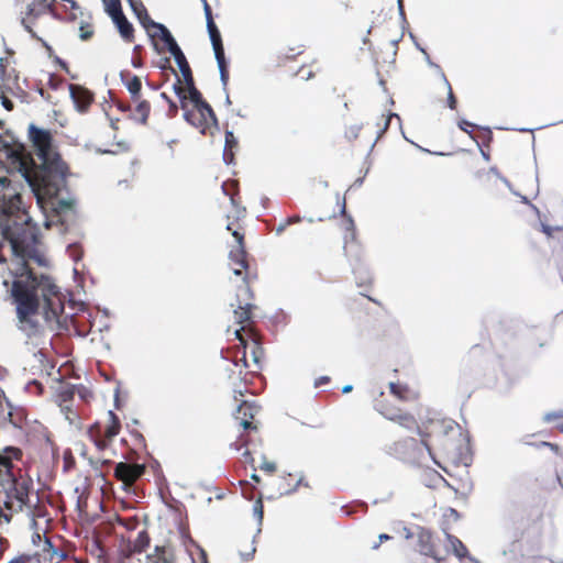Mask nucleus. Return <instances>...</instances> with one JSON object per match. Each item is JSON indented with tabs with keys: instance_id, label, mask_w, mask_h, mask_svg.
<instances>
[{
	"instance_id": "1",
	"label": "nucleus",
	"mask_w": 563,
	"mask_h": 563,
	"mask_svg": "<svg viewBox=\"0 0 563 563\" xmlns=\"http://www.w3.org/2000/svg\"><path fill=\"white\" fill-rule=\"evenodd\" d=\"M12 303L15 306L16 327L31 338L41 332L37 320L42 311L47 328L52 331L60 328V313L64 311V297L52 277L34 273L26 263H22L10 288Z\"/></svg>"
},
{
	"instance_id": "2",
	"label": "nucleus",
	"mask_w": 563,
	"mask_h": 563,
	"mask_svg": "<svg viewBox=\"0 0 563 563\" xmlns=\"http://www.w3.org/2000/svg\"><path fill=\"white\" fill-rule=\"evenodd\" d=\"M29 137L41 163L31 168L22 166V176L34 194L37 205L42 209H51L60 218L73 209L71 200L57 199L66 184L67 167L53 148V139L48 130L31 123Z\"/></svg>"
},
{
	"instance_id": "3",
	"label": "nucleus",
	"mask_w": 563,
	"mask_h": 563,
	"mask_svg": "<svg viewBox=\"0 0 563 563\" xmlns=\"http://www.w3.org/2000/svg\"><path fill=\"white\" fill-rule=\"evenodd\" d=\"M19 195H14L1 208L0 228L2 236L9 242L12 254L26 263L34 260L44 266L45 261L36 254L38 229L32 218L22 209Z\"/></svg>"
},
{
	"instance_id": "4",
	"label": "nucleus",
	"mask_w": 563,
	"mask_h": 563,
	"mask_svg": "<svg viewBox=\"0 0 563 563\" xmlns=\"http://www.w3.org/2000/svg\"><path fill=\"white\" fill-rule=\"evenodd\" d=\"M8 499L4 501L7 509L21 511L29 500V486L25 482L19 483L15 476L5 479Z\"/></svg>"
},
{
	"instance_id": "5",
	"label": "nucleus",
	"mask_w": 563,
	"mask_h": 563,
	"mask_svg": "<svg viewBox=\"0 0 563 563\" xmlns=\"http://www.w3.org/2000/svg\"><path fill=\"white\" fill-rule=\"evenodd\" d=\"M131 10L137 18L140 24L146 30L148 36L154 40L162 32V27L165 26L159 22L152 20L144 7L142 0H126Z\"/></svg>"
},
{
	"instance_id": "6",
	"label": "nucleus",
	"mask_w": 563,
	"mask_h": 563,
	"mask_svg": "<svg viewBox=\"0 0 563 563\" xmlns=\"http://www.w3.org/2000/svg\"><path fill=\"white\" fill-rule=\"evenodd\" d=\"M164 43L170 55L174 57L175 63L177 64L179 71L185 70V68H190L185 54L179 47L178 43L174 38L170 31L166 27H162V32L157 35Z\"/></svg>"
},
{
	"instance_id": "7",
	"label": "nucleus",
	"mask_w": 563,
	"mask_h": 563,
	"mask_svg": "<svg viewBox=\"0 0 563 563\" xmlns=\"http://www.w3.org/2000/svg\"><path fill=\"white\" fill-rule=\"evenodd\" d=\"M250 295V288L247 285H243L239 289L238 294V305L234 309V320L236 323L241 324L240 329L235 330V335L238 339H240V332L244 330L243 324L246 323L251 319V308L252 305L250 302H242L240 300L241 296H249Z\"/></svg>"
},
{
	"instance_id": "8",
	"label": "nucleus",
	"mask_w": 563,
	"mask_h": 563,
	"mask_svg": "<svg viewBox=\"0 0 563 563\" xmlns=\"http://www.w3.org/2000/svg\"><path fill=\"white\" fill-rule=\"evenodd\" d=\"M68 89L76 110L80 113L86 112L93 100L92 92L79 85H69Z\"/></svg>"
},
{
	"instance_id": "9",
	"label": "nucleus",
	"mask_w": 563,
	"mask_h": 563,
	"mask_svg": "<svg viewBox=\"0 0 563 563\" xmlns=\"http://www.w3.org/2000/svg\"><path fill=\"white\" fill-rule=\"evenodd\" d=\"M145 471L142 464H130L120 462L115 465L114 476L124 483H132L140 478Z\"/></svg>"
},
{
	"instance_id": "10",
	"label": "nucleus",
	"mask_w": 563,
	"mask_h": 563,
	"mask_svg": "<svg viewBox=\"0 0 563 563\" xmlns=\"http://www.w3.org/2000/svg\"><path fill=\"white\" fill-rule=\"evenodd\" d=\"M186 90H187V100L192 102L195 109H197L198 112L206 111L208 113V117L211 120V123L213 125H217L218 120H217L216 113L213 112L211 106L202 99L201 92L196 88V86L188 87V88H186Z\"/></svg>"
},
{
	"instance_id": "11",
	"label": "nucleus",
	"mask_w": 563,
	"mask_h": 563,
	"mask_svg": "<svg viewBox=\"0 0 563 563\" xmlns=\"http://www.w3.org/2000/svg\"><path fill=\"white\" fill-rule=\"evenodd\" d=\"M108 14L112 19L113 23L115 24L122 38L125 42H132L134 38V35H133L134 29H133V25L129 22V20L123 14L122 8L114 10Z\"/></svg>"
},
{
	"instance_id": "12",
	"label": "nucleus",
	"mask_w": 563,
	"mask_h": 563,
	"mask_svg": "<svg viewBox=\"0 0 563 563\" xmlns=\"http://www.w3.org/2000/svg\"><path fill=\"white\" fill-rule=\"evenodd\" d=\"M21 147L22 144L18 142L10 131H5L4 135L0 134V153H3L5 157H16Z\"/></svg>"
},
{
	"instance_id": "13",
	"label": "nucleus",
	"mask_w": 563,
	"mask_h": 563,
	"mask_svg": "<svg viewBox=\"0 0 563 563\" xmlns=\"http://www.w3.org/2000/svg\"><path fill=\"white\" fill-rule=\"evenodd\" d=\"M207 30L213 48L214 58L216 60H221L222 56H224V48L220 31L218 30L214 21H210V23L207 24Z\"/></svg>"
},
{
	"instance_id": "14",
	"label": "nucleus",
	"mask_w": 563,
	"mask_h": 563,
	"mask_svg": "<svg viewBox=\"0 0 563 563\" xmlns=\"http://www.w3.org/2000/svg\"><path fill=\"white\" fill-rule=\"evenodd\" d=\"M232 235L236 240V246L230 251L229 258L235 265L242 268H246L247 264L245 262V251L243 249V235L238 231H233Z\"/></svg>"
},
{
	"instance_id": "15",
	"label": "nucleus",
	"mask_w": 563,
	"mask_h": 563,
	"mask_svg": "<svg viewBox=\"0 0 563 563\" xmlns=\"http://www.w3.org/2000/svg\"><path fill=\"white\" fill-rule=\"evenodd\" d=\"M419 551L423 555L435 556L432 536L428 530L421 529L418 533Z\"/></svg>"
},
{
	"instance_id": "16",
	"label": "nucleus",
	"mask_w": 563,
	"mask_h": 563,
	"mask_svg": "<svg viewBox=\"0 0 563 563\" xmlns=\"http://www.w3.org/2000/svg\"><path fill=\"white\" fill-rule=\"evenodd\" d=\"M238 147V140L234 136L232 131L225 132V143L223 151V161L225 164H231L233 162L234 152L233 150Z\"/></svg>"
},
{
	"instance_id": "17",
	"label": "nucleus",
	"mask_w": 563,
	"mask_h": 563,
	"mask_svg": "<svg viewBox=\"0 0 563 563\" xmlns=\"http://www.w3.org/2000/svg\"><path fill=\"white\" fill-rule=\"evenodd\" d=\"M153 555H147V563H173L172 554L165 547L156 545Z\"/></svg>"
},
{
	"instance_id": "18",
	"label": "nucleus",
	"mask_w": 563,
	"mask_h": 563,
	"mask_svg": "<svg viewBox=\"0 0 563 563\" xmlns=\"http://www.w3.org/2000/svg\"><path fill=\"white\" fill-rule=\"evenodd\" d=\"M150 545V537L145 529L137 532L135 540L132 542L133 552H142Z\"/></svg>"
},
{
	"instance_id": "19",
	"label": "nucleus",
	"mask_w": 563,
	"mask_h": 563,
	"mask_svg": "<svg viewBox=\"0 0 563 563\" xmlns=\"http://www.w3.org/2000/svg\"><path fill=\"white\" fill-rule=\"evenodd\" d=\"M151 110V106L146 100H142L134 109L133 118L141 123H146Z\"/></svg>"
},
{
	"instance_id": "20",
	"label": "nucleus",
	"mask_w": 563,
	"mask_h": 563,
	"mask_svg": "<svg viewBox=\"0 0 563 563\" xmlns=\"http://www.w3.org/2000/svg\"><path fill=\"white\" fill-rule=\"evenodd\" d=\"M446 538H448V541L450 542V544H451V547L453 549V553L457 558L467 556L468 551H467L466 547L463 544V542L460 539H457L456 537L451 536V534H446Z\"/></svg>"
},
{
	"instance_id": "21",
	"label": "nucleus",
	"mask_w": 563,
	"mask_h": 563,
	"mask_svg": "<svg viewBox=\"0 0 563 563\" xmlns=\"http://www.w3.org/2000/svg\"><path fill=\"white\" fill-rule=\"evenodd\" d=\"M255 412V406L249 401H241V404L238 405L235 419H239L238 415H242V418H249L252 419L254 417Z\"/></svg>"
},
{
	"instance_id": "22",
	"label": "nucleus",
	"mask_w": 563,
	"mask_h": 563,
	"mask_svg": "<svg viewBox=\"0 0 563 563\" xmlns=\"http://www.w3.org/2000/svg\"><path fill=\"white\" fill-rule=\"evenodd\" d=\"M108 416L111 420V424L107 427L106 429V437L111 439L114 438L120 430V422L115 413L111 410L108 411Z\"/></svg>"
},
{
	"instance_id": "23",
	"label": "nucleus",
	"mask_w": 563,
	"mask_h": 563,
	"mask_svg": "<svg viewBox=\"0 0 563 563\" xmlns=\"http://www.w3.org/2000/svg\"><path fill=\"white\" fill-rule=\"evenodd\" d=\"M173 71H175V70L173 69ZM174 74L176 76V81L173 85V91L179 98L181 108L185 109L186 104H187L186 90L181 86L179 76L176 73H174Z\"/></svg>"
},
{
	"instance_id": "24",
	"label": "nucleus",
	"mask_w": 563,
	"mask_h": 563,
	"mask_svg": "<svg viewBox=\"0 0 563 563\" xmlns=\"http://www.w3.org/2000/svg\"><path fill=\"white\" fill-rule=\"evenodd\" d=\"M0 467L4 468L3 472L0 470V477H2V481L12 478V476H14L11 471L12 462L10 457L0 454Z\"/></svg>"
},
{
	"instance_id": "25",
	"label": "nucleus",
	"mask_w": 563,
	"mask_h": 563,
	"mask_svg": "<svg viewBox=\"0 0 563 563\" xmlns=\"http://www.w3.org/2000/svg\"><path fill=\"white\" fill-rule=\"evenodd\" d=\"M125 87L128 91L131 93L133 99H136L140 95L142 82L137 76H132V78L125 82Z\"/></svg>"
},
{
	"instance_id": "26",
	"label": "nucleus",
	"mask_w": 563,
	"mask_h": 563,
	"mask_svg": "<svg viewBox=\"0 0 563 563\" xmlns=\"http://www.w3.org/2000/svg\"><path fill=\"white\" fill-rule=\"evenodd\" d=\"M8 563H41L38 554H21L11 559Z\"/></svg>"
},
{
	"instance_id": "27",
	"label": "nucleus",
	"mask_w": 563,
	"mask_h": 563,
	"mask_svg": "<svg viewBox=\"0 0 563 563\" xmlns=\"http://www.w3.org/2000/svg\"><path fill=\"white\" fill-rule=\"evenodd\" d=\"M217 64H218L219 73H220V80H221L222 85L225 87L228 85V80H229L225 56H222L221 60H217Z\"/></svg>"
},
{
	"instance_id": "28",
	"label": "nucleus",
	"mask_w": 563,
	"mask_h": 563,
	"mask_svg": "<svg viewBox=\"0 0 563 563\" xmlns=\"http://www.w3.org/2000/svg\"><path fill=\"white\" fill-rule=\"evenodd\" d=\"M442 80L448 89V106L450 107V109H455L456 107V99L453 95V91H452V88H451V85L449 82V80L446 79L445 75L442 74Z\"/></svg>"
},
{
	"instance_id": "29",
	"label": "nucleus",
	"mask_w": 563,
	"mask_h": 563,
	"mask_svg": "<svg viewBox=\"0 0 563 563\" xmlns=\"http://www.w3.org/2000/svg\"><path fill=\"white\" fill-rule=\"evenodd\" d=\"M383 118H384V124H383V128L378 131L376 140H378L387 131V129L389 128V124H390V120L393 118H396L398 120V122L400 123V117L394 112L388 113L386 117L383 115Z\"/></svg>"
},
{
	"instance_id": "30",
	"label": "nucleus",
	"mask_w": 563,
	"mask_h": 563,
	"mask_svg": "<svg viewBox=\"0 0 563 563\" xmlns=\"http://www.w3.org/2000/svg\"><path fill=\"white\" fill-rule=\"evenodd\" d=\"M184 119L195 128H200V124L197 122V109L195 110H187V107L184 109Z\"/></svg>"
},
{
	"instance_id": "31",
	"label": "nucleus",
	"mask_w": 563,
	"mask_h": 563,
	"mask_svg": "<svg viewBox=\"0 0 563 563\" xmlns=\"http://www.w3.org/2000/svg\"><path fill=\"white\" fill-rule=\"evenodd\" d=\"M253 512H254V516L257 518L258 525H262V521H263V503H262L261 498L255 500V503L253 504Z\"/></svg>"
},
{
	"instance_id": "32",
	"label": "nucleus",
	"mask_w": 563,
	"mask_h": 563,
	"mask_svg": "<svg viewBox=\"0 0 563 563\" xmlns=\"http://www.w3.org/2000/svg\"><path fill=\"white\" fill-rule=\"evenodd\" d=\"M211 122L210 118L208 117V113L205 112H198L197 111V122L200 124V130L203 133L206 128L209 125V122Z\"/></svg>"
},
{
	"instance_id": "33",
	"label": "nucleus",
	"mask_w": 563,
	"mask_h": 563,
	"mask_svg": "<svg viewBox=\"0 0 563 563\" xmlns=\"http://www.w3.org/2000/svg\"><path fill=\"white\" fill-rule=\"evenodd\" d=\"M102 3L104 5V11L107 13H110L114 10L122 8L120 0H102Z\"/></svg>"
},
{
	"instance_id": "34",
	"label": "nucleus",
	"mask_w": 563,
	"mask_h": 563,
	"mask_svg": "<svg viewBox=\"0 0 563 563\" xmlns=\"http://www.w3.org/2000/svg\"><path fill=\"white\" fill-rule=\"evenodd\" d=\"M21 24L23 25V27L25 29L26 32H29L31 34L32 37L34 38H37L40 40L43 45L45 46V48L48 51V52H52V47L46 43L44 42L43 40H41L40 37H37L36 33L32 30V27L27 24L26 20L23 18L21 20Z\"/></svg>"
},
{
	"instance_id": "35",
	"label": "nucleus",
	"mask_w": 563,
	"mask_h": 563,
	"mask_svg": "<svg viewBox=\"0 0 563 563\" xmlns=\"http://www.w3.org/2000/svg\"><path fill=\"white\" fill-rule=\"evenodd\" d=\"M419 51L424 55L426 63L430 67L434 68L440 74V76L442 77V74H444V73L442 71V69L440 68V66L438 64H435V63H433L431 60V58H430L429 54L427 53V51L423 47H419Z\"/></svg>"
},
{
	"instance_id": "36",
	"label": "nucleus",
	"mask_w": 563,
	"mask_h": 563,
	"mask_svg": "<svg viewBox=\"0 0 563 563\" xmlns=\"http://www.w3.org/2000/svg\"><path fill=\"white\" fill-rule=\"evenodd\" d=\"M180 73H181V76L184 78V82L186 85V88L195 86V81H194V77H192V73H191L190 68H187V69L185 68V70H183Z\"/></svg>"
},
{
	"instance_id": "37",
	"label": "nucleus",
	"mask_w": 563,
	"mask_h": 563,
	"mask_svg": "<svg viewBox=\"0 0 563 563\" xmlns=\"http://www.w3.org/2000/svg\"><path fill=\"white\" fill-rule=\"evenodd\" d=\"M201 1H202V4H203V12H205V16H206V24H209L210 21H213L211 8L208 4L207 0H201Z\"/></svg>"
},
{
	"instance_id": "38",
	"label": "nucleus",
	"mask_w": 563,
	"mask_h": 563,
	"mask_svg": "<svg viewBox=\"0 0 563 563\" xmlns=\"http://www.w3.org/2000/svg\"><path fill=\"white\" fill-rule=\"evenodd\" d=\"M75 390H76V386H70V385L63 386L62 395L64 397V400L71 398Z\"/></svg>"
},
{
	"instance_id": "39",
	"label": "nucleus",
	"mask_w": 563,
	"mask_h": 563,
	"mask_svg": "<svg viewBox=\"0 0 563 563\" xmlns=\"http://www.w3.org/2000/svg\"><path fill=\"white\" fill-rule=\"evenodd\" d=\"M261 470L267 473H273L276 471V464L274 462H268L264 459L263 463L261 464Z\"/></svg>"
},
{
	"instance_id": "40",
	"label": "nucleus",
	"mask_w": 563,
	"mask_h": 563,
	"mask_svg": "<svg viewBox=\"0 0 563 563\" xmlns=\"http://www.w3.org/2000/svg\"><path fill=\"white\" fill-rule=\"evenodd\" d=\"M345 229H346V231L350 232V239L354 240V235H355V233H354V222H353L351 217H349V219H347L346 228ZM347 239H349V235L346 234L345 235V243H347Z\"/></svg>"
},
{
	"instance_id": "41",
	"label": "nucleus",
	"mask_w": 563,
	"mask_h": 563,
	"mask_svg": "<svg viewBox=\"0 0 563 563\" xmlns=\"http://www.w3.org/2000/svg\"><path fill=\"white\" fill-rule=\"evenodd\" d=\"M561 417H563V411H553V412L545 413L543 419L547 422H551L554 419H558V418H561Z\"/></svg>"
},
{
	"instance_id": "42",
	"label": "nucleus",
	"mask_w": 563,
	"mask_h": 563,
	"mask_svg": "<svg viewBox=\"0 0 563 563\" xmlns=\"http://www.w3.org/2000/svg\"><path fill=\"white\" fill-rule=\"evenodd\" d=\"M0 101H1V104L7 109V110H12L13 109V102L8 99L7 97H4L3 95H0Z\"/></svg>"
},
{
	"instance_id": "43",
	"label": "nucleus",
	"mask_w": 563,
	"mask_h": 563,
	"mask_svg": "<svg viewBox=\"0 0 563 563\" xmlns=\"http://www.w3.org/2000/svg\"><path fill=\"white\" fill-rule=\"evenodd\" d=\"M92 33H93V32H92L91 30H87V31H85V30H84V26L81 25V26H80V34H79V37H80V40H82V41H87V40H89V38L92 36Z\"/></svg>"
},
{
	"instance_id": "44",
	"label": "nucleus",
	"mask_w": 563,
	"mask_h": 563,
	"mask_svg": "<svg viewBox=\"0 0 563 563\" xmlns=\"http://www.w3.org/2000/svg\"><path fill=\"white\" fill-rule=\"evenodd\" d=\"M473 126H474V124H473V123H471V122H468L467 120H461V121L459 122V128H460L461 130H463L464 132H467V133H470L468 128H473Z\"/></svg>"
},
{
	"instance_id": "45",
	"label": "nucleus",
	"mask_w": 563,
	"mask_h": 563,
	"mask_svg": "<svg viewBox=\"0 0 563 563\" xmlns=\"http://www.w3.org/2000/svg\"><path fill=\"white\" fill-rule=\"evenodd\" d=\"M397 7H398L399 16L402 20V22L405 23L406 22V15H405V11H404L402 0H397Z\"/></svg>"
},
{
	"instance_id": "46",
	"label": "nucleus",
	"mask_w": 563,
	"mask_h": 563,
	"mask_svg": "<svg viewBox=\"0 0 563 563\" xmlns=\"http://www.w3.org/2000/svg\"><path fill=\"white\" fill-rule=\"evenodd\" d=\"M168 104H169V115L173 117L177 113L178 106L173 100H169Z\"/></svg>"
},
{
	"instance_id": "47",
	"label": "nucleus",
	"mask_w": 563,
	"mask_h": 563,
	"mask_svg": "<svg viewBox=\"0 0 563 563\" xmlns=\"http://www.w3.org/2000/svg\"><path fill=\"white\" fill-rule=\"evenodd\" d=\"M301 221V218L299 216H292L286 219V224L290 225L292 223H298Z\"/></svg>"
},
{
	"instance_id": "48",
	"label": "nucleus",
	"mask_w": 563,
	"mask_h": 563,
	"mask_svg": "<svg viewBox=\"0 0 563 563\" xmlns=\"http://www.w3.org/2000/svg\"><path fill=\"white\" fill-rule=\"evenodd\" d=\"M240 424L243 427V429L252 428V423L249 418H241Z\"/></svg>"
},
{
	"instance_id": "49",
	"label": "nucleus",
	"mask_w": 563,
	"mask_h": 563,
	"mask_svg": "<svg viewBox=\"0 0 563 563\" xmlns=\"http://www.w3.org/2000/svg\"><path fill=\"white\" fill-rule=\"evenodd\" d=\"M34 14H35V4H34V2H32L26 5V15H34Z\"/></svg>"
},
{
	"instance_id": "50",
	"label": "nucleus",
	"mask_w": 563,
	"mask_h": 563,
	"mask_svg": "<svg viewBox=\"0 0 563 563\" xmlns=\"http://www.w3.org/2000/svg\"><path fill=\"white\" fill-rule=\"evenodd\" d=\"M489 172H490V173H493V174H495V175H496L497 177H499V178H500V179H501V180H503L507 186H509V181H508L506 178H504V177H501V176L499 175V173H498V170H497V168H496V167H490Z\"/></svg>"
},
{
	"instance_id": "51",
	"label": "nucleus",
	"mask_w": 563,
	"mask_h": 563,
	"mask_svg": "<svg viewBox=\"0 0 563 563\" xmlns=\"http://www.w3.org/2000/svg\"><path fill=\"white\" fill-rule=\"evenodd\" d=\"M328 382H329V377H328V376H321V377H319V378L316 380V384H314V385H316V386H319V385H321V384H325V383H328Z\"/></svg>"
},
{
	"instance_id": "52",
	"label": "nucleus",
	"mask_w": 563,
	"mask_h": 563,
	"mask_svg": "<svg viewBox=\"0 0 563 563\" xmlns=\"http://www.w3.org/2000/svg\"><path fill=\"white\" fill-rule=\"evenodd\" d=\"M542 232L550 236L552 234V228L547 224H542Z\"/></svg>"
},
{
	"instance_id": "53",
	"label": "nucleus",
	"mask_w": 563,
	"mask_h": 563,
	"mask_svg": "<svg viewBox=\"0 0 563 563\" xmlns=\"http://www.w3.org/2000/svg\"><path fill=\"white\" fill-rule=\"evenodd\" d=\"M55 63L58 64L62 68L67 69V64L59 57H55Z\"/></svg>"
},
{
	"instance_id": "54",
	"label": "nucleus",
	"mask_w": 563,
	"mask_h": 563,
	"mask_svg": "<svg viewBox=\"0 0 563 563\" xmlns=\"http://www.w3.org/2000/svg\"><path fill=\"white\" fill-rule=\"evenodd\" d=\"M288 224H286V221L284 223H280L277 228H276V233L277 234H280L287 227Z\"/></svg>"
},
{
	"instance_id": "55",
	"label": "nucleus",
	"mask_w": 563,
	"mask_h": 563,
	"mask_svg": "<svg viewBox=\"0 0 563 563\" xmlns=\"http://www.w3.org/2000/svg\"><path fill=\"white\" fill-rule=\"evenodd\" d=\"M302 481H303V478H302V477H300V478L298 479V482L296 483L295 487H294L292 489H290L289 492H287V494H291V493L296 492V490H297V488H298V486L302 484Z\"/></svg>"
},
{
	"instance_id": "56",
	"label": "nucleus",
	"mask_w": 563,
	"mask_h": 563,
	"mask_svg": "<svg viewBox=\"0 0 563 563\" xmlns=\"http://www.w3.org/2000/svg\"><path fill=\"white\" fill-rule=\"evenodd\" d=\"M352 389H353V386H352V385H344V386H343V388H342V393H343V394H347V393H350Z\"/></svg>"
},
{
	"instance_id": "57",
	"label": "nucleus",
	"mask_w": 563,
	"mask_h": 563,
	"mask_svg": "<svg viewBox=\"0 0 563 563\" xmlns=\"http://www.w3.org/2000/svg\"><path fill=\"white\" fill-rule=\"evenodd\" d=\"M242 267L238 266L233 268V274L236 275V276H241L242 275Z\"/></svg>"
},
{
	"instance_id": "58",
	"label": "nucleus",
	"mask_w": 563,
	"mask_h": 563,
	"mask_svg": "<svg viewBox=\"0 0 563 563\" xmlns=\"http://www.w3.org/2000/svg\"><path fill=\"white\" fill-rule=\"evenodd\" d=\"M389 387L393 394L398 395L397 385L395 383H390Z\"/></svg>"
},
{
	"instance_id": "59",
	"label": "nucleus",
	"mask_w": 563,
	"mask_h": 563,
	"mask_svg": "<svg viewBox=\"0 0 563 563\" xmlns=\"http://www.w3.org/2000/svg\"><path fill=\"white\" fill-rule=\"evenodd\" d=\"M369 279H371V278H369V275H368V274H366V276H365V277H362V278H361V282H357V284H358V285H363V284H365V283L369 282Z\"/></svg>"
},
{
	"instance_id": "60",
	"label": "nucleus",
	"mask_w": 563,
	"mask_h": 563,
	"mask_svg": "<svg viewBox=\"0 0 563 563\" xmlns=\"http://www.w3.org/2000/svg\"><path fill=\"white\" fill-rule=\"evenodd\" d=\"M52 553H53V554H55V555H58V556H59V559H62V560H64V559L66 558V554H65L64 552H60V553H59V552H57V550H55V549L53 550V552H52Z\"/></svg>"
},
{
	"instance_id": "61",
	"label": "nucleus",
	"mask_w": 563,
	"mask_h": 563,
	"mask_svg": "<svg viewBox=\"0 0 563 563\" xmlns=\"http://www.w3.org/2000/svg\"><path fill=\"white\" fill-rule=\"evenodd\" d=\"M378 539H379V542H382V541H385V540H389L390 537L388 534L382 533V534H379Z\"/></svg>"
},
{
	"instance_id": "62",
	"label": "nucleus",
	"mask_w": 563,
	"mask_h": 563,
	"mask_svg": "<svg viewBox=\"0 0 563 563\" xmlns=\"http://www.w3.org/2000/svg\"><path fill=\"white\" fill-rule=\"evenodd\" d=\"M362 184H363V178H357L354 181V184L352 185V187H360Z\"/></svg>"
},
{
	"instance_id": "63",
	"label": "nucleus",
	"mask_w": 563,
	"mask_h": 563,
	"mask_svg": "<svg viewBox=\"0 0 563 563\" xmlns=\"http://www.w3.org/2000/svg\"><path fill=\"white\" fill-rule=\"evenodd\" d=\"M404 531H405L406 539H410L412 537V533L410 532V530L408 528H404Z\"/></svg>"
},
{
	"instance_id": "64",
	"label": "nucleus",
	"mask_w": 563,
	"mask_h": 563,
	"mask_svg": "<svg viewBox=\"0 0 563 563\" xmlns=\"http://www.w3.org/2000/svg\"><path fill=\"white\" fill-rule=\"evenodd\" d=\"M467 559H468V560H470V562H472V563H482L479 560H477L476 558L471 556V555H468V554H467Z\"/></svg>"
}]
</instances>
